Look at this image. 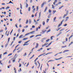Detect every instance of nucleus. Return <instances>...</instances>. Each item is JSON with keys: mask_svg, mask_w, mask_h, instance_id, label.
<instances>
[{"mask_svg": "<svg viewBox=\"0 0 73 73\" xmlns=\"http://www.w3.org/2000/svg\"><path fill=\"white\" fill-rule=\"evenodd\" d=\"M73 43V42H71L69 44V46H70V45H71Z\"/></svg>", "mask_w": 73, "mask_h": 73, "instance_id": "6ab92c4d", "label": "nucleus"}, {"mask_svg": "<svg viewBox=\"0 0 73 73\" xmlns=\"http://www.w3.org/2000/svg\"><path fill=\"white\" fill-rule=\"evenodd\" d=\"M51 12V10L50 9L48 10V13H50Z\"/></svg>", "mask_w": 73, "mask_h": 73, "instance_id": "603ef678", "label": "nucleus"}, {"mask_svg": "<svg viewBox=\"0 0 73 73\" xmlns=\"http://www.w3.org/2000/svg\"><path fill=\"white\" fill-rule=\"evenodd\" d=\"M28 4H27V3H26V7L27 8L28 7Z\"/></svg>", "mask_w": 73, "mask_h": 73, "instance_id": "8fccbe9b", "label": "nucleus"}, {"mask_svg": "<svg viewBox=\"0 0 73 73\" xmlns=\"http://www.w3.org/2000/svg\"><path fill=\"white\" fill-rule=\"evenodd\" d=\"M25 29H23L22 30V32H25Z\"/></svg>", "mask_w": 73, "mask_h": 73, "instance_id": "bf43d9fd", "label": "nucleus"}, {"mask_svg": "<svg viewBox=\"0 0 73 73\" xmlns=\"http://www.w3.org/2000/svg\"><path fill=\"white\" fill-rule=\"evenodd\" d=\"M23 48H21L20 49V50H18V51H17V52L18 53H20L21 52V51L23 50Z\"/></svg>", "mask_w": 73, "mask_h": 73, "instance_id": "1a4fd4ad", "label": "nucleus"}, {"mask_svg": "<svg viewBox=\"0 0 73 73\" xmlns=\"http://www.w3.org/2000/svg\"><path fill=\"white\" fill-rule=\"evenodd\" d=\"M23 36V35H22L20 36H19V39H20L21 38H22V37Z\"/></svg>", "mask_w": 73, "mask_h": 73, "instance_id": "cd10ccee", "label": "nucleus"}, {"mask_svg": "<svg viewBox=\"0 0 73 73\" xmlns=\"http://www.w3.org/2000/svg\"><path fill=\"white\" fill-rule=\"evenodd\" d=\"M35 55H33V56H32L31 57V58H30L29 59H32V58H33L34 57Z\"/></svg>", "mask_w": 73, "mask_h": 73, "instance_id": "c756f323", "label": "nucleus"}, {"mask_svg": "<svg viewBox=\"0 0 73 73\" xmlns=\"http://www.w3.org/2000/svg\"><path fill=\"white\" fill-rule=\"evenodd\" d=\"M69 51V50H64V51H63V53H64V52H67L68 51Z\"/></svg>", "mask_w": 73, "mask_h": 73, "instance_id": "b1692460", "label": "nucleus"}, {"mask_svg": "<svg viewBox=\"0 0 73 73\" xmlns=\"http://www.w3.org/2000/svg\"><path fill=\"white\" fill-rule=\"evenodd\" d=\"M12 53H10V54H9L8 55V56H11L12 55Z\"/></svg>", "mask_w": 73, "mask_h": 73, "instance_id": "864d4df0", "label": "nucleus"}, {"mask_svg": "<svg viewBox=\"0 0 73 73\" xmlns=\"http://www.w3.org/2000/svg\"><path fill=\"white\" fill-rule=\"evenodd\" d=\"M48 44V43H47V42H46V43H44V45H47V44Z\"/></svg>", "mask_w": 73, "mask_h": 73, "instance_id": "680f3d73", "label": "nucleus"}, {"mask_svg": "<svg viewBox=\"0 0 73 73\" xmlns=\"http://www.w3.org/2000/svg\"><path fill=\"white\" fill-rule=\"evenodd\" d=\"M62 32H59V33L58 34L56 35V36H60V35L61 34H62Z\"/></svg>", "mask_w": 73, "mask_h": 73, "instance_id": "ddd939ff", "label": "nucleus"}, {"mask_svg": "<svg viewBox=\"0 0 73 73\" xmlns=\"http://www.w3.org/2000/svg\"><path fill=\"white\" fill-rule=\"evenodd\" d=\"M31 20L30 19H29V24H31Z\"/></svg>", "mask_w": 73, "mask_h": 73, "instance_id": "a211bd4d", "label": "nucleus"}, {"mask_svg": "<svg viewBox=\"0 0 73 73\" xmlns=\"http://www.w3.org/2000/svg\"><path fill=\"white\" fill-rule=\"evenodd\" d=\"M30 41V40H29L26 42H25L24 43V44H23V46H25V45H28L29 44L28 43Z\"/></svg>", "mask_w": 73, "mask_h": 73, "instance_id": "f257e3e1", "label": "nucleus"}, {"mask_svg": "<svg viewBox=\"0 0 73 73\" xmlns=\"http://www.w3.org/2000/svg\"><path fill=\"white\" fill-rule=\"evenodd\" d=\"M28 10L29 11H30L31 10V8L30 7H29Z\"/></svg>", "mask_w": 73, "mask_h": 73, "instance_id": "4c0bfd02", "label": "nucleus"}, {"mask_svg": "<svg viewBox=\"0 0 73 73\" xmlns=\"http://www.w3.org/2000/svg\"><path fill=\"white\" fill-rule=\"evenodd\" d=\"M56 10H54V11H52V14H54V13H56Z\"/></svg>", "mask_w": 73, "mask_h": 73, "instance_id": "7c9ffc66", "label": "nucleus"}, {"mask_svg": "<svg viewBox=\"0 0 73 73\" xmlns=\"http://www.w3.org/2000/svg\"><path fill=\"white\" fill-rule=\"evenodd\" d=\"M46 3V2H44L41 5V8H42L44 6V4Z\"/></svg>", "mask_w": 73, "mask_h": 73, "instance_id": "39448f33", "label": "nucleus"}, {"mask_svg": "<svg viewBox=\"0 0 73 73\" xmlns=\"http://www.w3.org/2000/svg\"><path fill=\"white\" fill-rule=\"evenodd\" d=\"M35 32V31H31V32H29V33H27V34H26L25 35H24V36H27L28 35H29V34H33V33H34Z\"/></svg>", "mask_w": 73, "mask_h": 73, "instance_id": "f03ea898", "label": "nucleus"}, {"mask_svg": "<svg viewBox=\"0 0 73 73\" xmlns=\"http://www.w3.org/2000/svg\"><path fill=\"white\" fill-rule=\"evenodd\" d=\"M62 29V28H61V27H60V28H58V29H56V31H58L60 30V29Z\"/></svg>", "mask_w": 73, "mask_h": 73, "instance_id": "49530a36", "label": "nucleus"}, {"mask_svg": "<svg viewBox=\"0 0 73 73\" xmlns=\"http://www.w3.org/2000/svg\"><path fill=\"white\" fill-rule=\"evenodd\" d=\"M42 24L44 26L45 25V22L44 21H43Z\"/></svg>", "mask_w": 73, "mask_h": 73, "instance_id": "c85d7f7f", "label": "nucleus"}, {"mask_svg": "<svg viewBox=\"0 0 73 73\" xmlns=\"http://www.w3.org/2000/svg\"><path fill=\"white\" fill-rule=\"evenodd\" d=\"M52 9H55V6H54L53 5H52Z\"/></svg>", "mask_w": 73, "mask_h": 73, "instance_id": "473e14b6", "label": "nucleus"}, {"mask_svg": "<svg viewBox=\"0 0 73 73\" xmlns=\"http://www.w3.org/2000/svg\"><path fill=\"white\" fill-rule=\"evenodd\" d=\"M73 36V35H71V36H70V37H69L68 39H69V40H70V38H71Z\"/></svg>", "mask_w": 73, "mask_h": 73, "instance_id": "4be33fe9", "label": "nucleus"}, {"mask_svg": "<svg viewBox=\"0 0 73 73\" xmlns=\"http://www.w3.org/2000/svg\"><path fill=\"white\" fill-rule=\"evenodd\" d=\"M67 16V15H63V19L65 17H66V16Z\"/></svg>", "mask_w": 73, "mask_h": 73, "instance_id": "bb28decb", "label": "nucleus"}, {"mask_svg": "<svg viewBox=\"0 0 73 73\" xmlns=\"http://www.w3.org/2000/svg\"><path fill=\"white\" fill-rule=\"evenodd\" d=\"M50 40V39H48L46 40V42H49V41Z\"/></svg>", "mask_w": 73, "mask_h": 73, "instance_id": "58836bf2", "label": "nucleus"}, {"mask_svg": "<svg viewBox=\"0 0 73 73\" xmlns=\"http://www.w3.org/2000/svg\"><path fill=\"white\" fill-rule=\"evenodd\" d=\"M28 39V38H25L23 39V40H27Z\"/></svg>", "mask_w": 73, "mask_h": 73, "instance_id": "a878e982", "label": "nucleus"}, {"mask_svg": "<svg viewBox=\"0 0 73 73\" xmlns=\"http://www.w3.org/2000/svg\"><path fill=\"white\" fill-rule=\"evenodd\" d=\"M36 11H37L38 10V6H36Z\"/></svg>", "mask_w": 73, "mask_h": 73, "instance_id": "f704fd0d", "label": "nucleus"}, {"mask_svg": "<svg viewBox=\"0 0 73 73\" xmlns=\"http://www.w3.org/2000/svg\"><path fill=\"white\" fill-rule=\"evenodd\" d=\"M38 43H36V45L35 47V49H36L37 48H38Z\"/></svg>", "mask_w": 73, "mask_h": 73, "instance_id": "0eeeda50", "label": "nucleus"}, {"mask_svg": "<svg viewBox=\"0 0 73 73\" xmlns=\"http://www.w3.org/2000/svg\"><path fill=\"white\" fill-rule=\"evenodd\" d=\"M62 23H60L59 24V25H58V27H60V26H61V25H62Z\"/></svg>", "mask_w": 73, "mask_h": 73, "instance_id": "412c9836", "label": "nucleus"}, {"mask_svg": "<svg viewBox=\"0 0 73 73\" xmlns=\"http://www.w3.org/2000/svg\"><path fill=\"white\" fill-rule=\"evenodd\" d=\"M42 31V32L43 33H45V32H46V30H44V31Z\"/></svg>", "mask_w": 73, "mask_h": 73, "instance_id": "c03bdc74", "label": "nucleus"}, {"mask_svg": "<svg viewBox=\"0 0 73 73\" xmlns=\"http://www.w3.org/2000/svg\"><path fill=\"white\" fill-rule=\"evenodd\" d=\"M62 58V57H61L60 58H57V59H54V60H60Z\"/></svg>", "mask_w": 73, "mask_h": 73, "instance_id": "dca6fc26", "label": "nucleus"}, {"mask_svg": "<svg viewBox=\"0 0 73 73\" xmlns=\"http://www.w3.org/2000/svg\"><path fill=\"white\" fill-rule=\"evenodd\" d=\"M68 41V38H66V42H67Z\"/></svg>", "mask_w": 73, "mask_h": 73, "instance_id": "774afa93", "label": "nucleus"}, {"mask_svg": "<svg viewBox=\"0 0 73 73\" xmlns=\"http://www.w3.org/2000/svg\"><path fill=\"white\" fill-rule=\"evenodd\" d=\"M20 45V44H18V45H17V46H16L15 47V49H14L13 50V53H14V52H15V51L16 50V48H17V47H18V46H19Z\"/></svg>", "mask_w": 73, "mask_h": 73, "instance_id": "7ed1b4c3", "label": "nucleus"}, {"mask_svg": "<svg viewBox=\"0 0 73 73\" xmlns=\"http://www.w3.org/2000/svg\"><path fill=\"white\" fill-rule=\"evenodd\" d=\"M20 48H21L20 47H19L18 48H17V49H16V50H19L20 49Z\"/></svg>", "mask_w": 73, "mask_h": 73, "instance_id": "338daca9", "label": "nucleus"}, {"mask_svg": "<svg viewBox=\"0 0 73 73\" xmlns=\"http://www.w3.org/2000/svg\"><path fill=\"white\" fill-rule=\"evenodd\" d=\"M52 42H51L50 43H49V44H48V45L47 46H46V47H49V46L52 43Z\"/></svg>", "mask_w": 73, "mask_h": 73, "instance_id": "9b49d317", "label": "nucleus"}, {"mask_svg": "<svg viewBox=\"0 0 73 73\" xmlns=\"http://www.w3.org/2000/svg\"><path fill=\"white\" fill-rule=\"evenodd\" d=\"M50 31H51V29H49L48 31H46V33H48L50 32Z\"/></svg>", "mask_w": 73, "mask_h": 73, "instance_id": "c9c22d12", "label": "nucleus"}, {"mask_svg": "<svg viewBox=\"0 0 73 73\" xmlns=\"http://www.w3.org/2000/svg\"><path fill=\"white\" fill-rule=\"evenodd\" d=\"M29 62H28V63H27V65H26V67H27L29 65Z\"/></svg>", "mask_w": 73, "mask_h": 73, "instance_id": "6e6d98bb", "label": "nucleus"}, {"mask_svg": "<svg viewBox=\"0 0 73 73\" xmlns=\"http://www.w3.org/2000/svg\"><path fill=\"white\" fill-rule=\"evenodd\" d=\"M29 21H28V20L27 19L26 20V24H27L28 23V22Z\"/></svg>", "mask_w": 73, "mask_h": 73, "instance_id": "13d9d810", "label": "nucleus"}, {"mask_svg": "<svg viewBox=\"0 0 73 73\" xmlns=\"http://www.w3.org/2000/svg\"><path fill=\"white\" fill-rule=\"evenodd\" d=\"M47 9V7H46L45 9H44V12H46V10Z\"/></svg>", "mask_w": 73, "mask_h": 73, "instance_id": "f3484780", "label": "nucleus"}, {"mask_svg": "<svg viewBox=\"0 0 73 73\" xmlns=\"http://www.w3.org/2000/svg\"><path fill=\"white\" fill-rule=\"evenodd\" d=\"M41 36V35H37L35 36V37H37L38 36Z\"/></svg>", "mask_w": 73, "mask_h": 73, "instance_id": "3c124183", "label": "nucleus"}, {"mask_svg": "<svg viewBox=\"0 0 73 73\" xmlns=\"http://www.w3.org/2000/svg\"><path fill=\"white\" fill-rule=\"evenodd\" d=\"M9 8V7H7L6 8H5V9L7 10Z\"/></svg>", "mask_w": 73, "mask_h": 73, "instance_id": "37998d69", "label": "nucleus"}, {"mask_svg": "<svg viewBox=\"0 0 73 73\" xmlns=\"http://www.w3.org/2000/svg\"><path fill=\"white\" fill-rule=\"evenodd\" d=\"M11 60L13 61V62H15V60H16V58L15 57H13L11 58Z\"/></svg>", "mask_w": 73, "mask_h": 73, "instance_id": "20e7f679", "label": "nucleus"}, {"mask_svg": "<svg viewBox=\"0 0 73 73\" xmlns=\"http://www.w3.org/2000/svg\"><path fill=\"white\" fill-rule=\"evenodd\" d=\"M64 6L62 5V6H61L59 8V9L60 10L63 7H64Z\"/></svg>", "mask_w": 73, "mask_h": 73, "instance_id": "5701e85b", "label": "nucleus"}, {"mask_svg": "<svg viewBox=\"0 0 73 73\" xmlns=\"http://www.w3.org/2000/svg\"><path fill=\"white\" fill-rule=\"evenodd\" d=\"M43 49V48L42 47H41L38 50H37V51H40L41 50H42Z\"/></svg>", "mask_w": 73, "mask_h": 73, "instance_id": "4468645a", "label": "nucleus"}, {"mask_svg": "<svg viewBox=\"0 0 73 73\" xmlns=\"http://www.w3.org/2000/svg\"><path fill=\"white\" fill-rule=\"evenodd\" d=\"M8 43H6V44H5V48H6L7 47V46H8Z\"/></svg>", "mask_w": 73, "mask_h": 73, "instance_id": "72a5a7b5", "label": "nucleus"}, {"mask_svg": "<svg viewBox=\"0 0 73 73\" xmlns=\"http://www.w3.org/2000/svg\"><path fill=\"white\" fill-rule=\"evenodd\" d=\"M61 4V2H59L57 4H56L55 5V6H58V5L60 4Z\"/></svg>", "mask_w": 73, "mask_h": 73, "instance_id": "9d476101", "label": "nucleus"}, {"mask_svg": "<svg viewBox=\"0 0 73 73\" xmlns=\"http://www.w3.org/2000/svg\"><path fill=\"white\" fill-rule=\"evenodd\" d=\"M64 21V19H63L62 21H61V23H62Z\"/></svg>", "mask_w": 73, "mask_h": 73, "instance_id": "a18cd8bd", "label": "nucleus"}, {"mask_svg": "<svg viewBox=\"0 0 73 73\" xmlns=\"http://www.w3.org/2000/svg\"><path fill=\"white\" fill-rule=\"evenodd\" d=\"M10 37H9L8 38V40H7V43H8L9 42V40H10Z\"/></svg>", "mask_w": 73, "mask_h": 73, "instance_id": "e433bc0d", "label": "nucleus"}, {"mask_svg": "<svg viewBox=\"0 0 73 73\" xmlns=\"http://www.w3.org/2000/svg\"><path fill=\"white\" fill-rule=\"evenodd\" d=\"M35 27L34 25H33L32 26V28H35Z\"/></svg>", "mask_w": 73, "mask_h": 73, "instance_id": "0e129e2a", "label": "nucleus"}, {"mask_svg": "<svg viewBox=\"0 0 73 73\" xmlns=\"http://www.w3.org/2000/svg\"><path fill=\"white\" fill-rule=\"evenodd\" d=\"M64 29H61V30H59V32H60L61 31H63V30H64Z\"/></svg>", "mask_w": 73, "mask_h": 73, "instance_id": "4d7b16f0", "label": "nucleus"}, {"mask_svg": "<svg viewBox=\"0 0 73 73\" xmlns=\"http://www.w3.org/2000/svg\"><path fill=\"white\" fill-rule=\"evenodd\" d=\"M67 24H66L63 25L64 27H66L67 26Z\"/></svg>", "mask_w": 73, "mask_h": 73, "instance_id": "052dcab7", "label": "nucleus"}, {"mask_svg": "<svg viewBox=\"0 0 73 73\" xmlns=\"http://www.w3.org/2000/svg\"><path fill=\"white\" fill-rule=\"evenodd\" d=\"M49 21V19H48L46 20V23H48V21Z\"/></svg>", "mask_w": 73, "mask_h": 73, "instance_id": "a19ab883", "label": "nucleus"}, {"mask_svg": "<svg viewBox=\"0 0 73 73\" xmlns=\"http://www.w3.org/2000/svg\"><path fill=\"white\" fill-rule=\"evenodd\" d=\"M56 17H55L54 18V19H53V20H54V22H55V21L56 20Z\"/></svg>", "mask_w": 73, "mask_h": 73, "instance_id": "5fc2aeb1", "label": "nucleus"}, {"mask_svg": "<svg viewBox=\"0 0 73 73\" xmlns=\"http://www.w3.org/2000/svg\"><path fill=\"white\" fill-rule=\"evenodd\" d=\"M52 53H53L52 52H50L46 54H45V55H44L43 56H44L46 55H48V54H51Z\"/></svg>", "mask_w": 73, "mask_h": 73, "instance_id": "2eb2a0df", "label": "nucleus"}, {"mask_svg": "<svg viewBox=\"0 0 73 73\" xmlns=\"http://www.w3.org/2000/svg\"><path fill=\"white\" fill-rule=\"evenodd\" d=\"M21 31V29H18V30L17 31H18V32L20 33V31Z\"/></svg>", "mask_w": 73, "mask_h": 73, "instance_id": "69168bd1", "label": "nucleus"}, {"mask_svg": "<svg viewBox=\"0 0 73 73\" xmlns=\"http://www.w3.org/2000/svg\"><path fill=\"white\" fill-rule=\"evenodd\" d=\"M54 36H52L50 37V40H53V37Z\"/></svg>", "mask_w": 73, "mask_h": 73, "instance_id": "79ce46f5", "label": "nucleus"}, {"mask_svg": "<svg viewBox=\"0 0 73 73\" xmlns=\"http://www.w3.org/2000/svg\"><path fill=\"white\" fill-rule=\"evenodd\" d=\"M46 45L42 44V47H44V46H46Z\"/></svg>", "mask_w": 73, "mask_h": 73, "instance_id": "e2e57ef3", "label": "nucleus"}, {"mask_svg": "<svg viewBox=\"0 0 73 73\" xmlns=\"http://www.w3.org/2000/svg\"><path fill=\"white\" fill-rule=\"evenodd\" d=\"M35 36L34 35H32V36H30V38H32L34 37H35Z\"/></svg>", "mask_w": 73, "mask_h": 73, "instance_id": "ea45409f", "label": "nucleus"}, {"mask_svg": "<svg viewBox=\"0 0 73 73\" xmlns=\"http://www.w3.org/2000/svg\"><path fill=\"white\" fill-rule=\"evenodd\" d=\"M37 62L39 64L38 66V67L37 68H38L39 69L40 68V63H39V62H38V61H37Z\"/></svg>", "mask_w": 73, "mask_h": 73, "instance_id": "f8f14e48", "label": "nucleus"}, {"mask_svg": "<svg viewBox=\"0 0 73 73\" xmlns=\"http://www.w3.org/2000/svg\"><path fill=\"white\" fill-rule=\"evenodd\" d=\"M51 49V48H48L47 49V51H49V50L50 49Z\"/></svg>", "mask_w": 73, "mask_h": 73, "instance_id": "09e8293b", "label": "nucleus"}, {"mask_svg": "<svg viewBox=\"0 0 73 73\" xmlns=\"http://www.w3.org/2000/svg\"><path fill=\"white\" fill-rule=\"evenodd\" d=\"M58 2V0H54V1L53 2V4L54 5H56V3Z\"/></svg>", "mask_w": 73, "mask_h": 73, "instance_id": "6e6552de", "label": "nucleus"}, {"mask_svg": "<svg viewBox=\"0 0 73 73\" xmlns=\"http://www.w3.org/2000/svg\"><path fill=\"white\" fill-rule=\"evenodd\" d=\"M41 12H40L39 13V18H40V15H41Z\"/></svg>", "mask_w": 73, "mask_h": 73, "instance_id": "393cba45", "label": "nucleus"}, {"mask_svg": "<svg viewBox=\"0 0 73 73\" xmlns=\"http://www.w3.org/2000/svg\"><path fill=\"white\" fill-rule=\"evenodd\" d=\"M38 59V58H37L34 61H35V64L36 65V66H37V63L36 62V61Z\"/></svg>", "mask_w": 73, "mask_h": 73, "instance_id": "423d86ee", "label": "nucleus"}, {"mask_svg": "<svg viewBox=\"0 0 73 73\" xmlns=\"http://www.w3.org/2000/svg\"><path fill=\"white\" fill-rule=\"evenodd\" d=\"M7 54V52H5L3 53V55H5V54Z\"/></svg>", "mask_w": 73, "mask_h": 73, "instance_id": "de8ad7c7", "label": "nucleus"}, {"mask_svg": "<svg viewBox=\"0 0 73 73\" xmlns=\"http://www.w3.org/2000/svg\"><path fill=\"white\" fill-rule=\"evenodd\" d=\"M36 10V9L35 8H34L33 9V13H35V11Z\"/></svg>", "mask_w": 73, "mask_h": 73, "instance_id": "2f4dec72", "label": "nucleus"}, {"mask_svg": "<svg viewBox=\"0 0 73 73\" xmlns=\"http://www.w3.org/2000/svg\"><path fill=\"white\" fill-rule=\"evenodd\" d=\"M67 19H69V17H66V20H65V21H68Z\"/></svg>", "mask_w": 73, "mask_h": 73, "instance_id": "aec40b11", "label": "nucleus"}]
</instances>
